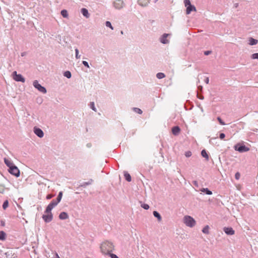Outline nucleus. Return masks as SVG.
I'll use <instances>...</instances> for the list:
<instances>
[{"label": "nucleus", "mask_w": 258, "mask_h": 258, "mask_svg": "<svg viewBox=\"0 0 258 258\" xmlns=\"http://www.w3.org/2000/svg\"><path fill=\"white\" fill-rule=\"evenodd\" d=\"M100 248L102 253L107 254L114 250V246L112 243L109 241H105L101 244Z\"/></svg>", "instance_id": "1"}, {"label": "nucleus", "mask_w": 258, "mask_h": 258, "mask_svg": "<svg viewBox=\"0 0 258 258\" xmlns=\"http://www.w3.org/2000/svg\"><path fill=\"white\" fill-rule=\"evenodd\" d=\"M183 222L188 227H193L196 224L195 220L190 216H185L183 217Z\"/></svg>", "instance_id": "2"}, {"label": "nucleus", "mask_w": 258, "mask_h": 258, "mask_svg": "<svg viewBox=\"0 0 258 258\" xmlns=\"http://www.w3.org/2000/svg\"><path fill=\"white\" fill-rule=\"evenodd\" d=\"M185 7L186 8V13L189 14L192 11H196V7L191 5L190 0H184Z\"/></svg>", "instance_id": "3"}, {"label": "nucleus", "mask_w": 258, "mask_h": 258, "mask_svg": "<svg viewBox=\"0 0 258 258\" xmlns=\"http://www.w3.org/2000/svg\"><path fill=\"white\" fill-rule=\"evenodd\" d=\"M234 148L236 151H238L239 152H247L249 150V148L246 147L245 145H241L239 144L235 145Z\"/></svg>", "instance_id": "4"}, {"label": "nucleus", "mask_w": 258, "mask_h": 258, "mask_svg": "<svg viewBox=\"0 0 258 258\" xmlns=\"http://www.w3.org/2000/svg\"><path fill=\"white\" fill-rule=\"evenodd\" d=\"M33 86H34V87L35 88L37 89L40 92H41L43 93H46V89L44 87L41 86V85H40L38 83V82L37 80H35L34 81Z\"/></svg>", "instance_id": "5"}, {"label": "nucleus", "mask_w": 258, "mask_h": 258, "mask_svg": "<svg viewBox=\"0 0 258 258\" xmlns=\"http://www.w3.org/2000/svg\"><path fill=\"white\" fill-rule=\"evenodd\" d=\"M9 171L10 173L17 177H18L20 175V171L16 166L13 165L11 167V168H9Z\"/></svg>", "instance_id": "6"}, {"label": "nucleus", "mask_w": 258, "mask_h": 258, "mask_svg": "<svg viewBox=\"0 0 258 258\" xmlns=\"http://www.w3.org/2000/svg\"><path fill=\"white\" fill-rule=\"evenodd\" d=\"M13 79L18 82H22L24 83L25 82V79L20 74H17V72L15 71L13 73Z\"/></svg>", "instance_id": "7"}, {"label": "nucleus", "mask_w": 258, "mask_h": 258, "mask_svg": "<svg viewBox=\"0 0 258 258\" xmlns=\"http://www.w3.org/2000/svg\"><path fill=\"white\" fill-rule=\"evenodd\" d=\"M42 218L45 222L51 221L52 219V214L51 212L45 213V214L43 215Z\"/></svg>", "instance_id": "8"}, {"label": "nucleus", "mask_w": 258, "mask_h": 258, "mask_svg": "<svg viewBox=\"0 0 258 258\" xmlns=\"http://www.w3.org/2000/svg\"><path fill=\"white\" fill-rule=\"evenodd\" d=\"M114 6L115 8L120 9L123 7L124 3L122 0H116L114 2Z\"/></svg>", "instance_id": "9"}, {"label": "nucleus", "mask_w": 258, "mask_h": 258, "mask_svg": "<svg viewBox=\"0 0 258 258\" xmlns=\"http://www.w3.org/2000/svg\"><path fill=\"white\" fill-rule=\"evenodd\" d=\"M223 230L227 235H232L235 233L234 230L231 227H224Z\"/></svg>", "instance_id": "10"}, {"label": "nucleus", "mask_w": 258, "mask_h": 258, "mask_svg": "<svg viewBox=\"0 0 258 258\" xmlns=\"http://www.w3.org/2000/svg\"><path fill=\"white\" fill-rule=\"evenodd\" d=\"M34 132L38 137L40 138H42L43 137V132L40 128L34 127Z\"/></svg>", "instance_id": "11"}, {"label": "nucleus", "mask_w": 258, "mask_h": 258, "mask_svg": "<svg viewBox=\"0 0 258 258\" xmlns=\"http://www.w3.org/2000/svg\"><path fill=\"white\" fill-rule=\"evenodd\" d=\"M180 132V129L177 126H174L172 128V133L174 135H178L179 134Z\"/></svg>", "instance_id": "12"}, {"label": "nucleus", "mask_w": 258, "mask_h": 258, "mask_svg": "<svg viewBox=\"0 0 258 258\" xmlns=\"http://www.w3.org/2000/svg\"><path fill=\"white\" fill-rule=\"evenodd\" d=\"M150 2V0H138V3L141 6H147Z\"/></svg>", "instance_id": "13"}, {"label": "nucleus", "mask_w": 258, "mask_h": 258, "mask_svg": "<svg viewBox=\"0 0 258 258\" xmlns=\"http://www.w3.org/2000/svg\"><path fill=\"white\" fill-rule=\"evenodd\" d=\"M68 217H69V216H68V214L64 212H61L59 215V219H60L61 220L67 219L68 218Z\"/></svg>", "instance_id": "14"}, {"label": "nucleus", "mask_w": 258, "mask_h": 258, "mask_svg": "<svg viewBox=\"0 0 258 258\" xmlns=\"http://www.w3.org/2000/svg\"><path fill=\"white\" fill-rule=\"evenodd\" d=\"M81 12L84 16H85L86 18H88L90 16V15L88 13V10L85 8H82L81 9Z\"/></svg>", "instance_id": "15"}, {"label": "nucleus", "mask_w": 258, "mask_h": 258, "mask_svg": "<svg viewBox=\"0 0 258 258\" xmlns=\"http://www.w3.org/2000/svg\"><path fill=\"white\" fill-rule=\"evenodd\" d=\"M168 34H164L162 37L161 38V42L162 43L166 44L168 43V40L166 39L167 37L168 36Z\"/></svg>", "instance_id": "16"}, {"label": "nucleus", "mask_w": 258, "mask_h": 258, "mask_svg": "<svg viewBox=\"0 0 258 258\" xmlns=\"http://www.w3.org/2000/svg\"><path fill=\"white\" fill-rule=\"evenodd\" d=\"M258 43V40L255 39H253V38H249V44L250 45H255Z\"/></svg>", "instance_id": "17"}, {"label": "nucleus", "mask_w": 258, "mask_h": 258, "mask_svg": "<svg viewBox=\"0 0 258 258\" xmlns=\"http://www.w3.org/2000/svg\"><path fill=\"white\" fill-rule=\"evenodd\" d=\"M4 161H5V164L9 167V168H10L11 167L13 166V163L10 160L7 159L6 158H5Z\"/></svg>", "instance_id": "18"}, {"label": "nucleus", "mask_w": 258, "mask_h": 258, "mask_svg": "<svg viewBox=\"0 0 258 258\" xmlns=\"http://www.w3.org/2000/svg\"><path fill=\"white\" fill-rule=\"evenodd\" d=\"M124 176L125 179L127 181L130 182L131 181V180H132L131 176L130 174L128 173H127V172H124Z\"/></svg>", "instance_id": "19"}, {"label": "nucleus", "mask_w": 258, "mask_h": 258, "mask_svg": "<svg viewBox=\"0 0 258 258\" xmlns=\"http://www.w3.org/2000/svg\"><path fill=\"white\" fill-rule=\"evenodd\" d=\"M153 215L154 216L156 217L158 219V220L159 221H160L162 219L159 213H158L157 211H154L153 212Z\"/></svg>", "instance_id": "20"}, {"label": "nucleus", "mask_w": 258, "mask_h": 258, "mask_svg": "<svg viewBox=\"0 0 258 258\" xmlns=\"http://www.w3.org/2000/svg\"><path fill=\"white\" fill-rule=\"evenodd\" d=\"M201 155L203 157L206 158L207 160L209 159V156H208V154L207 153L206 150H202L201 152Z\"/></svg>", "instance_id": "21"}, {"label": "nucleus", "mask_w": 258, "mask_h": 258, "mask_svg": "<svg viewBox=\"0 0 258 258\" xmlns=\"http://www.w3.org/2000/svg\"><path fill=\"white\" fill-rule=\"evenodd\" d=\"M201 191L202 192H205L207 195H210L212 194V191L209 190L207 188H203L201 189Z\"/></svg>", "instance_id": "22"}, {"label": "nucleus", "mask_w": 258, "mask_h": 258, "mask_svg": "<svg viewBox=\"0 0 258 258\" xmlns=\"http://www.w3.org/2000/svg\"><path fill=\"white\" fill-rule=\"evenodd\" d=\"M6 233L3 231H0V240H4L6 239Z\"/></svg>", "instance_id": "23"}, {"label": "nucleus", "mask_w": 258, "mask_h": 258, "mask_svg": "<svg viewBox=\"0 0 258 258\" xmlns=\"http://www.w3.org/2000/svg\"><path fill=\"white\" fill-rule=\"evenodd\" d=\"M202 232L205 234L209 233V226L208 225L206 226L202 230Z\"/></svg>", "instance_id": "24"}, {"label": "nucleus", "mask_w": 258, "mask_h": 258, "mask_svg": "<svg viewBox=\"0 0 258 258\" xmlns=\"http://www.w3.org/2000/svg\"><path fill=\"white\" fill-rule=\"evenodd\" d=\"M61 14L64 18H67L68 17V13L67 10H63L61 11Z\"/></svg>", "instance_id": "25"}, {"label": "nucleus", "mask_w": 258, "mask_h": 258, "mask_svg": "<svg viewBox=\"0 0 258 258\" xmlns=\"http://www.w3.org/2000/svg\"><path fill=\"white\" fill-rule=\"evenodd\" d=\"M53 208H52V207L51 206H50V204H49V205L47 206V208H46V210H45V213H50V212H51V210H52Z\"/></svg>", "instance_id": "26"}, {"label": "nucleus", "mask_w": 258, "mask_h": 258, "mask_svg": "<svg viewBox=\"0 0 258 258\" xmlns=\"http://www.w3.org/2000/svg\"><path fill=\"white\" fill-rule=\"evenodd\" d=\"M62 191H60L58 194V195L57 196V199H56V201L57 202H58V203H59L60 201H61V199L62 198Z\"/></svg>", "instance_id": "27"}, {"label": "nucleus", "mask_w": 258, "mask_h": 258, "mask_svg": "<svg viewBox=\"0 0 258 258\" xmlns=\"http://www.w3.org/2000/svg\"><path fill=\"white\" fill-rule=\"evenodd\" d=\"M157 78L160 79L164 78L165 77V75L162 73H158L156 75Z\"/></svg>", "instance_id": "28"}, {"label": "nucleus", "mask_w": 258, "mask_h": 258, "mask_svg": "<svg viewBox=\"0 0 258 258\" xmlns=\"http://www.w3.org/2000/svg\"><path fill=\"white\" fill-rule=\"evenodd\" d=\"M58 202L55 200H52L49 204L52 207V208H54L58 204Z\"/></svg>", "instance_id": "29"}, {"label": "nucleus", "mask_w": 258, "mask_h": 258, "mask_svg": "<svg viewBox=\"0 0 258 258\" xmlns=\"http://www.w3.org/2000/svg\"><path fill=\"white\" fill-rule=\"evenodd\" d=\"M58 202L55 200H52L49 204L52 207V208H54L58 204Z\"/></svg>", "instance_id": "30"}, {"label": "nucleus", "mask_w": 258, "mask_h": 258, "mask_svg": "<svg viewBox=\"0 0 258 258\" xmlns=\"http://www.w3.org/2000/svg\"><path fill=\"white\" fill-rule=\"evenodd\" d=\"M64 76L68 78H70L71 77V73L69 71H66L64 73Z\"/></svg>", "instance_id": "31"}, {"label": "nucleus", "mask_w": 258, "mask_h": 258, "mask_svg": "<svg viewBox=\"0 0 258 258\" xmlns=\"http://www.w3.org/2000/svg\"><path fill=\"white\" fill-rule=\"evenodd\" d=\"M9 206V202L8 201H6L4 202L3 205V208L4 210L6 209Z\"/></svg>", "instance_id": "32"}, {"label": "nucleus", "mask_w": 258, "mask_h": 258, "mask_svg": "<svg viewBox=\"0 0 258 258\" xmlns=\"http://www.w3.org/2000/svg\"><path fill=\"white\" fill-rule=\"evenodd\" d=\"M6 190V188L3 185H0V192L3 194Z\"/></svg>", "instance_id": "33"}, {"label": "nucleus", "mask_w": 258, "mask_h": 258, "mask_svg": "<svg viewBox=\"0 0 258 258\" xmlns=\"http://www.w3.org/2000/svg\"><path fill=\"white\" fill-rule=\"evenodd\" d=\"M105 24H106V26L107 27H108L110 28L111 30L113 29V28L111 24V23L110 22L106 21V23H105Z\"/></svg>", "instance_id": "34"}, {"label": "nucleus", "mask_w": 258, "mask_h": 258, "mask_svg": "<svg viewBox=\"0 0 258 258\" xmlns=\"http://www.w3.org/2000/svg\"><path fill=\"white\" fill-rule=\"evenodd\" d=\"M252 59H258V53H253L251 55V56Z\"/></svg>", "instance_id": "35"}, {"label": "nucleus", "mask_w": 258, "mask_h": 258, "mask_svg": "<svg viewBox=\"0 0 258 258\" xmlns=\"http://www.w3.org/2000/svg\"><path fill=\"white\" fill-rule=\"evenodd\" d=\"M141 207L144 209L148 210L149 208V206L148 204H143L141 205Z\"/></svg>", "instance_id": "36"}, {"label": "nucleus", "mask_w": 258, "mask_h": 258, "mask_svg": "<svg viewBox=\"0 0 258 258\" xmlns=\"http://www.w3.org/2000/svg\"><path fill=\"white\" fill-rule=\"evenodd\" d=\"M192 154H191V152L189 151H186L185 153V156L186 157H189L191 156Z\"/></svg>", "instance_id": "37"}, {"label": "nucleus", "mask_w": 258, "mask_h": 258, "mask_svg": "<svg viewBox=\"0 0 258 258\" xmlns=\"http://www.w3.org/2000/svg\"><path fill=\"white\" fill-rule=\"evenodd\" d=\"M90 107L92 109V110H93L95 111H96V109L95 107L94 103L93 102L90 103Z\"/></svg>", "instance_id": "38"}, {"label": "nucleus", "mask_w": 258, "mask_h": 258, "mask_svg": "<svg viewBox=\"0 0 258 258\" xmlns=\"http://www.w3.org/2000/svg\"><path fill=\"white\" fill-rule=\"evenodd\" d=\"M76 52V57L78 59L80 57V55L79 54V50L78 49H75Z\"/></svg>", "instance_id": "39"}, {"label": "nucleus", "mask_w": 258, "mask_h": 258, "mask_svg": "<svg viewBox=\"0 0 258 258\" xmlns=\"http://www.w3.org/2000/svg\"><path fill=\"white\" fill-rule=\"evenodd\" d=\"M108 254H109L111 258H118V257L116 254H113V253H111V252H110Z\"/></svg>", "instance_id": "40"}, {"label": "nucleus", "mask_w": 258, "mask_h": 258, "mask_svg": "<svg viewBox=\"0 0 258 258\" xmlns=\"http://www.w3.org/2000/svg\"><path fill=\"white\" fill-rule=\"evenodd\" d=\"M135 111L136 112H137V113H139V114H142V111L141 109H139V108H135Z\"/></svg>", "instance_id": "41"}, {"label": "nucleus", "mask_w": 258, "mask_h": 258, "mask_svg": "<svg viewBox=\"0 0 258 258\" xmlns=\"http://www.w3.org/2000/svg\"><path fill=\"white\" fill-rule=\"evenodd\" d=\"M240 177V173H239V172H236V173H235V178H236L237 180H238V179H239Z\"/></svg>", "instance_id": "42"}, {"label": "nucleus", "mask_w": 258, "mask_h": 258, "mask_svg": "<svg viewBox=\"0 0 258 258\" xmlns=\"http://www.w3.org/2000/svg\"><path fill=\"white\" fill-rule=\"evenodd\" d=\"M217 119L219 121V123L221 124V125H224L225 124V123L222 120L221 118L220 117H218L217 118Z\"/></svg>", "instance_id": "43"}, {"label": "nucleus", "mask_w": 258, "mask_h": 258, "mask_svg": "<svg viewBox=\"0 0 258 258\" xmlns=\"http://www.w3.org/2000/svg\"><path fill=\"white\" fill-rule=\"evenodd\" d=\"M83 64L87 68H89L88 63L86 61H83Z\"/></svg>", "instance_id": "44"}, {"label": "nucleus", "mask_w": 258, "mask_h": 258, "mask_svg": "<svg viewBox=\"0 0 258 258\" xmlns=\"http://www.w3.org/2000/svg\"><path fill=\"white\" fill-rule=\"evenodd\" d=\"M225 134L224 133H221L220 134V138L221 140L225 138Z\"/></svg>", "instance_id": "45"}, {"label": "nucleus", "mask_w": 258, "mask_h": 258, "mask_svg": "<svg viewBox=\"0 0 258 258\" xmlns=\"http://www.w3.org/2000/svg\"><path fill=\"white\" fill-rule=\"evenodd\" d=\"M52 197H53V195H51V194H49V195H48L46 196V199H47V200H49V199H51Z\"/></svg>", "instance_id": "46"}, {"label": "nucleus", "mask_w": 258, "mask_h": 258, "mask_svg": "<svg viewBox=\"0 0 258 258\" xmlns=\"http://www.w3.org/2000/svg\"><path fill=\"white\" fill-rule=\"evenodd\" d=\"M210 53H211V51H207L204 52L205 54L206 55L209 54Z\"/></svg>", "instance_id": "47"}, {"label": "nucleus", "mask_w": 258, "mask_h": 258, "mask_svg": "<svg viewBox=\"0 0 258 258\" xmlns=\"http://www.w3.org/2000/svg\"><path fill=\"white\" fill-rule=\"evenodd\" d=\"M55 258H60L59 255H58V254L57 253H56V252L55 253Z\"/></svg>", "instance_id": "48"}, {"label": "nucleus", "mask_w": 258, "mask_h": 258, "mask_svg": "<svg viewBox=\"0 0 258 258\" xmlns=\"http://www.w3.org/2000/svg\"><path fill=\"white\" fill-rule=\"evenodd\" d=\"M206 83L207 84H208V83H209V78H206Z\"/></svg>", "instance_id": "49"}, {"label": "nucleus", "mask_w": 258, "mask_h": 258, "mask_svg": "<svg viewBox=\"0 0 258 258\" xmlns=\"http://www.w3.org/2000/svg\"><path fill=\"white\" fill-rule=\"evenodd\" d=\"M121 33L122 34H123V31H121Z\"/></svg>", "instance_id": "50"}]
</instances>
